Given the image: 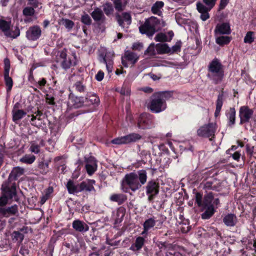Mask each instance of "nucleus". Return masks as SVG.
I'll return each instance as SVG.
<instances>
[{
	"label": "nucleus",
	"mask_w": 256,
	"mask_h": 256,
	"mask_svg": "<svg viewBox=\"0 0 256 256\" xmlns=\"http://www.w3.org/2000/svg\"><path fill=\"white\" fill-rule=\"evenodd\" d=\"M73 105L76 108L83 107L85 109V98L76 96L72 100Z\"/></svg>",
	"instance_id": "58836bf2"
},
{
	"label": "nucleus",
	"mask_w": 256,
	"mask_h": 256,
	"mask_svg": "<svg viewBox=\"0 0 256 256\" xmlns=\"http://www.w3.org/2000/svg\"><path fill=\"white\" fill-rule=\"evenodd\" d=\"M195 203L200 208L202 220H208L211 218L220 206V200L218 198H215L214 194L210 192L203 196L202 194L196 192L195 193Z\"/></svg>",
	"instance_id": "f257e3e1"
},
{
	"label": "nucleus",
	"mask_w": 256,
	"mask_h": 256,
	"mask_svg": "<svg viewBox=\"0 0 256 256\" xmlns=\"http://www.w3.org/2000/svg\"><path fill=\"white\" fill-rule=\"evenodd\" d=\"M125 57L132 64H134L139 59V56L136 54L132 52H126Z\"/></svg>",
	"instance_id": "e433bc0d"
},
{
	"label": "nucleus",
	"mask_w": 256,
	"mask_h": 256,
	"mask_svg": "<svg viewBox=\"0 0 256 256\" xmlns=\"http://www.w3.org/2000/svg\"><path fill=\"white\" fill-rule=\"evenodd\" d=\"M42 35V30L40 26L36 25L30 26L26 32V38L32 41L38 40Z\"/></svg>",
	"instance_id": "dca6fc26"
},
{
	"label": "nucleus",
	"mask_w": 256,
	"mask_h": 256,
	"mask_svg": "<svg viewBox=\"0 0 256 256\" xmlns=\"http://www.w3.org/2000/svg\"><path fill=\"white\" fill-rule=\"evenodd\" d=\"M35 160V156L26 155L20 159V162L27 164H32L34 162Z\"/></svg>",
	"instance_id": "603ef678"
},
{
	"label": "nucleus",
	"mask_w": 256,
	"mask_h": 256,
	"mask_svg": "<svg viewBox=\"0 0 256 256\" xmlns=\"http://www.w3.org/2000/svg\"><path fill=\"white\" fill-rule=\"evenodd\" d=\"M36 8L30 6H27L24 8L22 14L25 16H32L36 12Z\"/></svg>",
	"instance_id": "ea45409f"
},
{
	"label": "nucleus",
	"mask_w": 256,
	"mask_h": 256,
	"mask_svg": "<svg viewBox=\"0 0 256 256\" xmlns=\"http://www.w3.org/2000/svg\"><path fill=\"white\" fill-rule=\"evenodd\" d=\"M38 168L42 174H46L48 172V162H40L38 164Z\"/></svg>",
	"instance_id": "79ce46f5"
},
{
	"label": "nucleus",
	"mask_w": 256,
	"mask_h": 256,
	"mask_svg": "<svg viewBox=\"0 0 256 256\" xmlns=\"http://www.w3.org/2000/svg\"><path fill=\"white\" fill-rule=\"evenodd\" d=\"M18 206L16 204L6 206V204L0 205V215L4 218H8L16 215L18 212Z\"/></svg>",
	"instance_id": "2eb2a0df"
},
{
	"label": "nucleus",
	"mask_w": 256,
	"mask_h": 256,
	"mask_svg": "<svg viewBox=\"0 0 256 256\" xmlns=\"http://www.w3.org/2000/svg\"><path fill=\"white\" fill-rule=\"evenodd\" d=\"M86 164L94 165L97 164V160L93 156H90L88 158L84 157Z\"/></svg>",
	"instance_id": "69168bd1"
},
{
	"label": "nucleus",
	"mask_w": 256,
	"mask_h": 256,
	"mask_svg": "<svg viewBox=\"0 0 256 256\" xmlns=\"http://www.w3.org/2000/svg\"><path fill=\"white\" fill-rule=\"evenodd\" d=\"M156 220L154 218H149L145 220L143 224V231L142 234H147L148 230L156 225Z\"/></svg>",
	"instance_id": "cd10ccee"
},
{
	"label": "nucleus",
	"mask_w": 256,
	"mask_h": 256,
	"mask_svg": "<svg viewBox=\"0 0 256 256\" xmlns=\"http://www.w3.org/2000/svg\"><path fill=\"white\" fill-rule=\"evenodd\" d=\"M4 80L6 88V92H9L11 91L13 86V80L11 77H4Z\"/></svg>",
	"instance_id": "09e8293b"
},
{
	"label": "nucleus",
	"mask_w": 256,
	"mask_h": 256,
	"mask_svg": "<svg viewBox=\"0 0 256 256\" xmlns=\"http://www.w3.org/2000/svg\"><path fill=\"white\" fill-rule=\"evenodd\" d=\"M226 116L227 118L228 127L232 128L236 124V110L234 107H230L225 112Z\"/></svg>",
	"instance_id": "f3484780"
},
{
	"label": "nucleus",
	"mask_w": 256,
	"mask_h": 256,
	"mask_svg": "<svg viewBox=\"0 0 256 256\" xmlns=\"http://www.w3.org/2000/svg\"><path fill=\"white\" fill-rule=\"evenodd\" d=\"M66 188L69 194H76V184H74L72 180H69L68 182L66 184Z\"/></svg>",
	"instance_id": "13d9d810"
},
{
	"label": "nucleus",
	"mask_w": 256,
	"mask_h": 256,
	"mask_svg": "<svg viewBox=\"0 0 256 256\" xmlns=\"http://www.w3.org/2000/svg\"><path fill=\"white\" fill-rule=\"evenodd\" d=\"M174 36V33L172 30L168 31L167 34L160 32L154 38V40L158 42H170Z\"/></svg>",
	"instance_id": "5701e85b"
},
{
	"label": "nucleus",
	"mask_w": 256,
	"mask_h": 256,
	"mask_svg": "<svg viewBox=\"0 0 256 256\" xmlns=\"http://www.w3.org/2000/svg\"><path fill=\"white\" fill-rule=\"evenodd\" d=\"M222 221L226 226L232 227L236 225L238 222V219L234 214H228L224 217Z\"/></svg>",
	"instance_id": "b1692460"
},
{
	"label": "nucleus",
	"mask_w": 256,
	"mask_h": 256,
	"mask_svg": "<svg viewBox=\"0 0 256 256\" xmlns=\"http://www.w3.org/2000/svg\"><path fill=\"white\" fill-rule=\"evenodd\" d=\"M114 3L116 10L118 12L123 11L128 4L123 0H112Z\"/></svg>",
	"instance_id": "473e14b6"
},
{
	"label": "nucleus",
	"mask_w": 256,
	"mask_h": 256,
	"mask_svg": "<svg viewBox=\"0 0 256 256\" xmlns=\"http://www.w3.org/2000/svg\"><path fill=\"white\" fill-rule=\"evenodd\" d=\"M123 190L128 192L129 190L134 192L141 188V184L138 180L137 174L130 172L126 174L123 180Z\"/></svg>",
	"instance_id": "0eeeda50"
},
{
	"label": "nucleus",
	"mask_w": 256,
	"mask_h": 256,
	"mask_svg": "<svg viewBox=\"0 0 256 256\" xmlns=\"http://www.w3.org/2000/svg\"><path fill=\"white\" fill-rule=\"evenodd\" d=\"M0 29L6 35V33L8 32L10 30V22L6 20L0 19Z\"/></svg>",
	"instance_id": "37998d69"
},
{
	"label": "nucleus",
	"mask_w": 256,
	"mask_h": 256,
	"mask_svg": "<svg viewBox=\"0 0 256 256\" xmlns=\"http://www.w3.org/2000/svg\"><path fill=\"white\" fill-rule=\"evenodd\" d=\"M114 54L113 52L108 51L106 48H101L98 54V60L100 62L106 65L107 70L111 71L113 68V58Z\"/></svg>",
	"instance_id": "f8f14e48"
},
{
	"label": "nucleus",
	"mask_w": 256,
	"mask_h": 256,
	"mask_svg": "<svg viewBox=\"0 0 256 256\" xmlns=\"http://www.w3.org/2000/svg\"><path fill=\"white\" fill-rule=\"evenodd\" d=\"M182 46V42L180 40L178 41L176 44L170 48V54H171L180 52L181 51Z\"/></svg>",
	"instance_id": "3c124183"
},
{
	"label": "nucleus",
	"mask_w": 256,
	"mask_h": 256,
	"mask_svg": "<svg viewBox=\"0 0 256 256\" xmlns=\"http://www.w3.org/2000/svg\"><path fill=\"white\" fill-rule=\"evenodd\" d=\"M155 48L154 44V43L151 44L144 52V54H148L150 56L155 55Z\"/></svg>",
	"instance_id": "680f3d73"
},
{
	"label": "nucleus",
	"mask_w": 256,
	"mask_h": 256,
	"mask_svg": "<svg viewBox=\"0 0 256 256\" xmlns=\"http://www.w3.org/2000/svg\"><path fill=\"white\" fill-rule=\"evenodd\" d=\"M97 168H98L97 164H94V165L86 164L85 165V168L86 170V171L88 174L89 176L92 175L94 173V172L97 170Z\"/></svg>",
	"instance_id": "6e6d98bb"
},
{
	"label": "nucleus",
	"mask_w": 256,
	"mask_h": 256,
	"mask_svg": "<svg viewBox=\"0 0 256 256\" xmlns=\"http://www.w3.org/2000/svg\"><path fill=\"white\" fill-rule=\"evenodd\" d=\"M164 2L162 1H156L151 8L152 12L155 14L160 16L162 14L160 10L164 7Z\"/></svg>",
	"instance_id": "7c9ffc66"
},
{
	"label": "nucleus",
	"mask_w": 256,
	"mask_h": 256,
	"mask_svg": "<svg viewBox=\"0 0 256 256\" xmlns=\"http://www.w3.org/2000/svg\"><path fill=\"white\" fill-rule=\"evenodd\" d=\"M26 114V112L22 110H12V120L14 122H16L23 118Z\"/></svg>",
	"instance_id": "2f4dec72"
},
{
	"label": "nucleus",
	"mask_w": 256,
	"mask_h": 256,
	"mask_svg": "<svg viewBox=\"0 0 256 256\" xmlns=\"http://www.w3.org/2000/svg\"><path fill=\"white\" fill-rule=\"evenodd\" d=\"M137 126L141 130L150 129L155 126L154 116L148 112H142L136 120Z\"/></svg>",
	"instance_id": "6e6552de"
},
{
	"label": "nucleus",
	"mask_w": 256,
	"mask_h": 256,
	"mask_svg": "<svg viewBox=\"0 0 256 256\" xmlns=\"http://www.w3.org/2000/svg\"><path fill=\"white\" fill-rule=\"evenodd\" d=\"M172 96L170 91H161L154 92L150 97L148 108L154 114H158L165 110L167 108L166 101Z\"/></svg>",
	"instance_id": "f03ea898"
},
{
	"label": "nucleus",
	"mask_w": 256,
	"mask_h": 256,
	"mask_svg": "<svg viewBox=\"0 0 256 256\" xmlns=\"http://www.w3.org/2000/svg\"><path fill=\"white\" fill-rule=\"evenodd\" d=\"M74 87L76 90L80 93H84L86 90V87L82 81H77L74 84Z\"/></svg>",
	"instance_id": "a18cd8bd"
},
{
	"label": "nucleus",
	"mask_w": 256,
	"mask_h": 256,
	"mask_svg": "<svg viewBox=\"0 0 256 256\" xmlns=\"http://www.w3.org/2000/svg\"><path fill=\"white\" fill-rule=\"evenodd\" d=\"M24 173V169L20 166L13 168L8 178L6 180L9 182H14L19 177L23 175Z\"/></svg>",
	"instance_id": "412c9836"
},
{
	"label": "nucleus",
	"mask_w": 256,
	"mask_h": 256,
	"mask_svg": "<svg viewBox=\"0 0 256 256\" xmlns=\"http://www.w3.org/2000/svg\"><path fill=\"white\" fill-rule=\"evenodd\" d=\"M145 239L142 236H138L136 238L135 242L130 248V250L134 252H139L144 246Z\"/></svg>",
	"instance_id": "393cba45"
},
{
	"label": "nucleus",
	"mask_w": 256,
	"mask_h": 256,
	"mask_svg": "<svg viewBox=\"0 0 256 256\" xmlns=\"http://www.w3.org/2000/svg\"><path fill=\"white\" fill-rule=\"evenodd\" d=\"M62 24L68 30H71L74 25V23L72 20L67 18L62 20Z\"/></svg>",
	"instance_id": "4d7b16f0"
},
{
	"label": "nucleus",
	"mask_w": 256,
	"mask_h": 256,
	"mask_svg": "<svg viewBox=\"0 0 256 256\" xmlns=\"http://www.w3.org/2000/svg\"><path fill=\"white\" fill-rule=\"evenodd\" d=\"M80 190L82 191L91 192L94 190V186L90 184L83 181L80 183Z\"/></svg>",
	"instance_id": "49530a36"
},
{
	"label": "nucleus",
	"mask_w": 256,
	"mask_h": 256,
	"mask_svg": "<svg viewBox=\"0 0 256 256\" xmlns=\"http://www.w3.org/2000/svg\"><path fill=\"white\" fill-rule=\"evenodd\" d=\"M254 114V110L247 106L240 107L238 117L240 119L239 124L240 126L250 122Z\"/></svg>",
	"instance_id": "ddd939ff"
},
{
	"label": "nucleus",
	"mask_w": 256,
	"mask_h": 256,
	"mask_svg": "<svg viewBox=\"0 0 256 256\" xmlns=\"http://www.w3.org/2000/svg\"><path fill=\"white\" fill-rule=\"evenodd\" d=\"M13 242H17L19 245L24 239V235L19 231H14L11 234Z\"/></svg>",
	"instance_id": "c9c22d12"
},
{
	"label": "nucleus",
	"mask_w": 256,
	"mask_h": 256,
	"mask_svg": "<svg viewBox=\"0 0 256 256\" xmlns=\"http://www.w3.org/2000/svg\"><path fill=\"white\" fill-rule=\"evenodd\" d=\"M143 48V44L142 42H134L133 44L132 48L133 50L141 51Z\"/></svg>",
	"instance_id": "774afa93"
},
{
	"label": "nucleus",
	"mask_w": 256,
	"mask_h": 256,
	"mask_svg": "<svg viewBox=\"0 0 256 256\" xmlns=\"http://www.w3.org/2000/svg\"><path fill=\"white\" fill-rule=\"evenodd\" d=\"M220 187L221 184L216 178L207 180L204 184V188L206 190L220 191Z\"/></svg>",
	"instance_id": "aec40b11"
},
{
	"label": "nucleus",
	"mask_w": 256,
	"mask_h": 256,
	"mask_svg": "<svg viewBox=\"0 0 256 256\" xmlns=\"http://www.w3.org/2000/svg\"><path fill=\"white\" fill-rule=\"evenodd\" d=\"M138 180L140 184L142 185L145 184L147 180V173L144 170H142L138 171L137 172Z\"/></svg>",
	"instance_id": "4c0bfd02"
},
{
	"label": "nucleus",
	"mask_w": 256,
	"mask_h": 256,
	"mask_svg": "<svg viewBox=\"0 0 256 256\" xmlns=\"http://www.w3.org/2000/svg\"><path fill=\"white\" fill-rule=\"evenodd\" d=\"M72 228L76 231L84 233L89 230V226L84 221L80 220H74L72 223Z\"/></svg>",
	"instance_id": "6ab92c4d"
},
{
	"label": "nucleus",
	"mask_w": 256,
	"mask_h": 256,
	"mask_svg": "<svg viewBox=\"0 0 256 256\" xmlns=\"http://www.w3.org/2000/svg\"><path fill=\"white\" fill-rule=\"evenodd\" d=\"M156 49L157 53L160 54H170V48L167 44H157L156 45Z\"/></svg>",
	"instance_id": "c85d7f7f"
},
{
	"label": "nucleus",
	"mask_w": 256,
	"mask_h": 256,
	"mask_svg": "<svg viewBox=\"0 0 256 256\" xmlns=\"http://www.w3.org/2000/svg\"><path fill=\"white\" fill-rule=\"evenodd\" d=\"M100 103V98L96 94H87L85 98L86 108L80 110L78 112L79 114L94 112L96 110Z\"/></svg>",
	"instance_id": "1a4fd4ad"
},
{
	"label": "nucleus",
	"mask_w": 256,
	"mask_h": 256,
	"mask_svg": "<svg viewBox=\"0 0 256 256\" xmlns=\"http://www.w3.org/2000/svg\"><path fill=\"white\" fill-rule=\"evenodd\" d=\"M231 32L230 24L228 22L218 24L214 31L215 35L229 34Z\"/></svg>",
	"instance_id": "a211bd4d"
},
{
	"label": "nucleus",
	"mask_w": 256,
	"mask_h": 256,
	"mask_svg": "<svg viewBox=\"0 0 256 256\" xmlns=\"http://www.w3.org/2000/svg\"><path fill=\"white\" fill-rule=\"evenodd\" d=\"M28 6L34 7V8H39L40 9L42 8V4L38 1V0H27Z\"/></svg>",
	"instance_id": "bf43d9fd"
},
{
	"label": "nucleus",
	"mask_w": 256,
	"mask_h": 256,
	"mask_svg": "<svg viewBox=\"0 0 256 256\" xmlns=\"http://www.w3.org/2000/svg\"><path fill=\"white\" fill-rule=\"evenodd\" d=\"M116 20L118 25L122 28H128L131 24L132 20L131 15L128 12L116 14Z\"/></svg>",
	"instance_id": "4468645a"
},
{
	"label": "nucleus",
	"mask_w": 256,
	"mask_h": 256,
	"mask_svg": "<svg viewBox=\"0 0 256 256\" xmlns=\"http://www.w3.org/2000/svg\"><path fill=\"white\" fill-rule=\"evenodd\" d=\"M91 16L96 22H103L106 19L102 11L98 8H95L91 13Z\"/></svg>",
	"instance_id": "bb28decb"
},
{
	"label": "nucleus",
	"mask_w": 256,
	"mask_h": 256,
	"mask_svg": "<svg viewBox=\"0 0 256 256\" xmlns=\"http://www.w3.org/2000/svg\"><path fill=\"white\" fill-rule=\"evenodd\" d=\"M224 92L222 91L218 96V98L216 101V108L222 109L224 102Z\"/></svg>",
	"instance_id": "5fc2aeb1"
},
{
	"label": "nucleus",
	"mask_w": 256,
	"mask_h": 256,
	"mask_svg": "<svg viewBox=\"0 0 256 256\" xmlns=\"http://www.w3.org/2000/svg\"><path fill=\"white\" fill-rule=\"evenodd\" d=\"M160 20L156 17L151 16L146 20L144 22L139 26L140 32L146 34L148 38L152 37L157 32Z\"/></svg>",
	"instance_id": "39448f33"
},
{
	"label": "nucleus",
	"mask_w": 256,
	"mask_h": 256,
	"mask_svg": "<svg viewBox=\"0 0 256 256\" xmlns=\"http://www.w3.org/2000/svg\"><path fill=\"white\" fill-rule=\"evenodd\" d=\"M55 61L60 63V67L65 71L77 64L76 56L74 55L73 60L68 57L67 50L65 48L58 51Z\"/></svg>",
	"instance_id": "423d86ee"
},
{
	"label": "nucleus",
	"mask_w": 256,
	"mask_h": 256,
	"mask_svg": "<svg viewBox=\"0 0 256 256\" xmlns=\"http://www.w3.org/2000/svg\"><path fill=\"white\" fill-rule=\"evenodd\" d=\"M196 8L198 12L201 14L200 18L203 21H206L210 18L208 12L212 8H206V6L200 2L196 3Z\"/></svg>",
	"instance_id": "4be33fe9"
},
{
	"label": "nucleus",
	"mask_w": 256,
	"mask_h": 256,
	"mask_svg": "<svg viewBox=\"0 0 256 256\" xmlns=\"http://www.w3.org/2000/svg\"><path fill=\"white\" fill-rule=\"evenodd\" d=\"M180 218L182 220V226L180 227V231L186 234L190 231L191 230V226H190V221L188 219L182 220L183 216L182 215L180 216Z\"/></svg>",
	"instance_id": "72a5a7b5"
},
{
	"label": "nucleus",
	"mask_w": 256,
	"mask_h": 256,
	"mask_svg": "<svg viewBox=\"0 0 256 256\" xmlns=\"http://www.w3.org/2000/svg\"><path fill=\"white\" fill-rule=\"evenodd\" d=\"M217 0H202L203 4H204L206 8H212L215 6Z\"/></svg>",
	"instance_id": "0e129e2a"
},
{
	"label": "nucleus",
	"mask_w": 256,
	"mask_h": 256,
	"mask_svg": "<svg viewBox=\"0 0 256 256\" xmlns=\"http://www.w3.org/2000/svg\"><path fill=\"white\" fill-rule=\"evenodd\" d=\"M255 32L252 31H248L246 32L244 42L246 44H251L254 40Z\"/></svg>",
	"instance_id": "a19ab883"
},
{
	"label": "nucleus",
	"mask_w": 256,
	"mask_h": 256,
	"mask_svg": "<svg viewBox=\"0 0 256 256\" xmlns=\"http://www.w3.org/2000/svg\"><path fill=\"white\" fill-rule=\"evenodd\" d=\"M160 182L158 178L149 180L145 187L148 200L152 202L160 192Z\"/></svg>",
	"instance_id": "9b49d317"
},
{
	"label": "nucleus",
	"mask_w": 256,
	"mask_h": 256,
	"mask_svg": "<svg viewBox=\"0 0 256 256\" xmlns=\"http://www.w3.org/2000/svg\"><path fill=\"white\" fill-rule=\"evenodd\" d=\"M0 190L2 194L0 196V205L7 204L9 200L18 201V196L16 182L6 180L3 182Z\"/></svg>",
	"instance_id": "7ed1b4c3"
},
{
	"label": "nucleus",
	"mask_w": 256,
	"mask_h": 256,
	"mask_svg": "<svg viewBox=\"0 0 256 256\" xmlns=\"http://www.w3.org/2000/svg\"><path fill=\"white\" fill-rule=\"evenodd\" d=\"M54 243L55 242L50 240L48 244L46 254H48L49 256H52L54 248Z\"/></svg>",
	"instance_id": "052dcab7"
},
{
	"label": "nucleus",
	"mask_w": 256,
	"mask_h": 256,
	"mask_svg": "<svg viewBox=\"0 0 256 256\" xmlns=\"http://www.w3.org/2000/svg\"><path fill=\"white\" fill-rule=\"evenodd\" d=\"M207 70V77L215 84L222 82L224 78V66L219 60L216 58H214L210 62Z\"/></svg>",
	"instance_id": "20e7f679"
},
{
	"label": "nucleus",
	"mask_w": 256,
	"mask_h": 256,
	"mask_svg": "<svg viewBox=\"0 0 256 256\" xmlns=\"http://www.w3.org/2000/svg\"><path fill=\"white\" fill-rule=\"evenodd\" d=\"M110 142L117 145L126 144V136L116 138L112 140Z\"/></svg>",
	"instance_id": "de8ad7c7"
},
{
	"label": "nucleus",
	"mask_w": 256,
	"mask_h": 256,
	"mask_svg": "<svg viewBox=\"0 0 256 256\" xmlns=\"http://www.w3.org/2000/svg\"><path fill=\"white\" fill-rule=\"evenodd\" d=\"M20 34L19 28L16 27L14 30H9L8 32L6 33V36L13 38H16Z\"/></svg>",
	"instance_id": "864d4df0"
},
{
	"label": "nucleus",
	"mask_w": 256,
	"mask_h": 256,
	"mask_svg": "<svg viewBox=\"0 0 256 256\" xmlns=\"http://www.w3.org/2000/svg\"><path fill=\"white\" fill-rule=\"evenodd\" d=\"M103 10L105 14L109 16L114 12V6L110 2H106L103 6Z\"/></svg>",
	"instance_id": "c03bdc74"
},
{
	"label": "nucleus",
	"mask_w": 256,
	"mask_h": 256,
	"mask_svg": "<svg viewBox=\"0 0 256 256\" xmlns=\"http://www.w3.org/2000/svg\"><path fill=\"white\" fill-rule=\"evenodd\" d=\"M126 144L136 142L142 138V136L138 133L132 132L126 135Z\"/></svg>",
	"instance_id": "c756f323"
},
{
	"label": "nucleus",
	"mask_w": 256,
	"mask_h": 256,
	"mask_svg": "<svg viewBox=\"0 0 256 256\" xmlns=\"http://www.w3.org/2000/svg\"><path fill=\"white\" fill-rule=\"evenodd\" d=\"M232 40V38L227 36H222L217 37L216 39V42L220 46H224L229 44Z\"/></svg>",
	"instance_id": "f704fd0d"
},
{
	"label": "nucleus",
	"mask_w": 256,
	"mask_h": 256,
	"mask_svg": "<svg viewBox=\"0 0 256 256\" xmlns=\"http://www.w3.org/2000/svg\"><path fill=\"white\" fill-rule=\"evenodd\" d=\"M216 130V124L209 122L201 126L197 130V134L200 137L210 138V140H212V139L215 137Z\"/></svg>",
	"instance_id": "9d476101"
},
{
	"label": "nucleus",
	"mask_w": 256,
	"mask_h": 256,
	"mask_svg": "<svg viewBox=\"0 0 256 256\" xmlns=\"http://www.w3.org/2000/svg\"><path fill=\"white\" fill-rule=\"evenodd\" d=\"M117 92H120L121 95L124 96H130V90L128 86H123L122 88H120V90H118Z\"/></svg>",
	"instance_id": "e2e57ef3"
},
{
	"label": "nucleus",
	"mask_w": 256,
	"mask_h": 256,
	"mask_svg": "<svg viewBox=\"0 0 256 256\" xmlns=\"http://www.w3.org/2000/svg\"><path fill=\"white\" fill-rule=\"evenodd\" d=\"M80 21L82 24H84V26H90L92 23V20L90 17L87 14H84L82 16Z\"/></svg>",
	"instance_id": "8fccbe9b"
},
{
	"label": "nucleus",
	"mask_w": 256,
	"mask_h": 256,
	"mask_svg": "<svg viewBox=\"0 0 256 256\" xmlns=\"http://www.w3.org/2000/svg\"><path fill=\"white\" fill-rule=\"evenodd\" d=\"M156 246L159 248L160 250V252H157L156 254L158 256V254L161 252L162 250H165L168 245V243L166 242H156Z\"/></svg>",
	"instance_id": "338daca9"
},
{
	"label": "nucleus",
	"mask_w": 256,
	"mask_h": 256,
	"mask_svg": "<svg viewBox=\"0 0 256 256\" xmlns=\"http://www.w3.org/2000/svg\"><path fill=\"white\" fill-rule=\"evenodd\" d=\"M110 201L117 202L118 205L123 204L127 200V196L124 194H114L110 198Z\"/></svg>",
	"instance_id": "a878e982"
}]
</instances>
